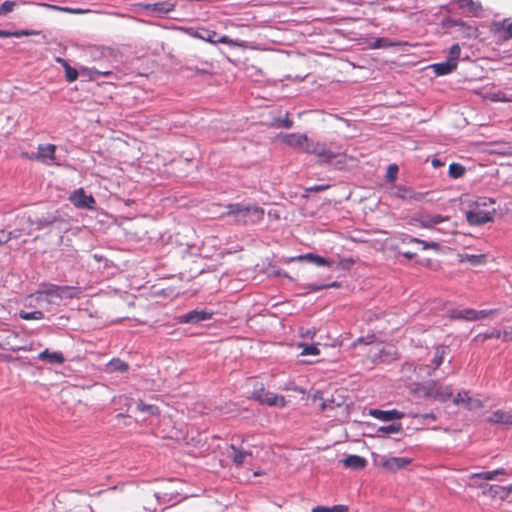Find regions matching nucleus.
Wrapping results in <instances>:
<instances>
[{
    "mask_svg": "<svg viewBox=\"0 0 512 512\" xmlns=\"http://www.w3.org/2000/svg\"><path fill=\"white\" fill-rule=\"evenodd\" d=\"M291 125H292V122L289 121V120L284 122V126L287 127V128H289Z\"/></svg>",
    "mask_w": 512,
    "mask_h": 512,
    "instance_id": "obj_59",
    "label": "nucleus"
},
{
    "mask_svg": "<svg viewBox=\"0 0 512 512\" xmlns=\"http://www.w3.org/2000/svg\"><path fill=\"white\" fill-rule=\"evenodd\" d=\"M299 334L302 338L313 339L316 335V330L314 328H300Z\"/></svg>",
    "mask_w": 512,
    "mask_h": 512,
    "instance_id": "obj_43",
    "label": "nucleus"
},
{
    "mask_svg": "<svg viewBox=\"0 0 512 512\" xmlns=\"http://www.w3.org/2000/svg\"><path fill=\"white\" fill-rule=\"evenodd\" d=\"M492 32H512V18L503 21L494 22L491 27Z\"/></svg>",
    "mask_w": 512,
    "mask_h": 512,
    "instance_id": "obj_29",
    "label": "nucleus"
},
{
    "mask_svg": "<svg viewBox=\"0 0 512 512\" xmlns=\"http://www.w3.org/2000/svg\"><path fill=\"white\" fill-rule=\"evenodd\" d=\"M340 284L338 282H332L330 284H322V285H315V284H309L306 289L309 291V292H316V291H319V290H322V289H325V288H329V287H339Z\"/></svg>",
    "mask_w": 512,
    "mask_h": 512,
    "instance_id": "obj_39",
    "label": "nucleus"
},
{
    "mask_svg": "<svg viewBox=\"0 0 512 512\" xmlns=\"http://www.w3.org/2000/svg\"><path fill=\"white\" fill-rule=\"evenodd\" d=\"M455 228H456V224H452V227L450 229H447L446 230V233H453L455 231ZM437 231L439 232H445L444 229L442 228H438Z\"/></svg>",
    "mask_w": 512,
    "mask_h": 512,
    "instance_id": "obj_54",
    "label": "nucleus"
},
{
    "mask_svg": "<svg viewBox=\"0 0 512 512\" xmlns=\"http://www.w3.org/2000/svg\"><path fill=\"white\" fill-rule=\"evenodd\" d=\"M38 359L41 361H46L51 364H62L65 361V357L61 352L58 351H50L45 349L38 355Z\"/></svg>",
    "mask_w": 512,
    "mask_h": 512,
    "instance_id": "obj_20",
    "label": "nucleus"
},
{
    "mask_svg": "<svg viewBox=\"0 0 512 512\" xmlns=\"http://www.w3.org/2000/svg\"><path fill=\"white\" fill-rule=\"evenodd\" d=\"M408 464H410V459L403 458V457H389V458L385 459L382 463L384 468L391 470V471H395V470L404 468Z\"/></svg>",
    "mask_w": 512,
    "mask_h": 512,
    "instance_id": "obj_21",
    "label": "nucleus"
},
{
    "mask_svg": "<svg viewBox=\"0 0 512 512\" xmlns=\"http://www.w3.org/2000/svg\"><path fill=\"white\" fill-rule=\"evenodd\" d=\"M503 340L504 341H512V325L504 328Z\"/></svg>",
    "mask_w": 512,
    "mask_h": 512,
    "instance_id": "obj_49",
    "label": "nucleus"
},
{
    "mask_svg": "<svg viewBox=\"0 0 512 512\" xmlns=\"http://www.w3.org/2000/svg\"><path fill=\"white\" fill-rule=\"evenodd\" d=\"M460 9L472 16H479L482 12V5L478 0H454Z\"/></svg>",
    "mask_w": 512,
    "mask_h": 512,
    "instance_id": "obj_17",
    "label": "nucleus"
},
{
    "mask_svg": "<svg viewBox=\"0 0 512 512\" xmlns=\"http://www.w3.org/2000/svg\"><path fill=\"white\" fill-rule=\"evenodd\" d=\"M431 68L433 69L434 73L437 76H443V75L450 74L457 67L454 62H449L448 60H446L445 62L432 64Z\"/></svg>",
    "mask_w": 512,
    "mask_h": 512,
    "instance_id": "obj_24",
    "label": "nucleus"
},
{
    "mask_svg": "<svg viewBox=\"0 0 512 512\" xmlns=\"http://www.w3.org/2000/svg\"><path fill=\"white\" fill-rule=\"evenodd\" d=\"M195 37H198L206 42L211 44H236L231 39H229L226 35L222 34H207V37L202 36V34H193Z\"/></svg>",
    "mask_w": 512,
    "mask_h": 512,
    "instance_id": "obj_25",
    "label": "nucleus"
},
{
    "mask_svg": "<svg viewBox=\"0 0 512 512\" xmlns=\"http://www.w3.org/2000/svg\"><path fill=\"white\" fill-rule=\"evenodd\" d=\"M459 262H468L473 266H479L486 263V254H468L462 253L458 255Z\"/></svg>",
    "mask_w": 512,
    "mask_h": 512,
    "instance_id": "obj_23",
    "label": "nucleus"
},
{
    "mask_svg": "<svg viewBox=\"0 0 512 512\" xmlns=\"http://www.w3.org/2000/svg\"><path fill=\"white\" fill-rule=\"evenodd\" d=\"M296 260L311 262L317 266H331L333 263L332 260H330L328 258H324V257L314 254V253H307V254L300 255L296 258Z\"/></svg>",
    "mask_w": 512,
    "mask_h": 512,
    "instance_id": "obj_19",
    "label": "nucleus"
},
{
    "mask_svg": "<svg viewBox=\"0 0 512 512\" xmlns=\"http://www.w3.org/2000/svg\"><path fill=\"white\" fill-rule=\"evenodd\" d=\"M15 6L16 3L14 1H5L0 5V15L12 12Z\"/></svg>",
    "mask_w": 512,
    "mask_h": 512,
    "instance_id": "obj_40",
    "label": "nucleus"
},
{
    "mask_svg": "<svg viewBox=\"0 0 512 512\" xmlns=\"http://www.w3.org/2000/svg\"><path fill=\"white\" fill-rule=\"evenodd\" d=\"M312 512H332L330 507L326 506H316L312 509Z\"/></svg>",
    "mask_w": 512,
    "mask_h": 512,
    "instance_id": "obj_53",
    "label": "nucleus"
},
{
    "mask_svg": "<svg viewBox=\"0 0 512 512\" xmlns=\"http://www.w3.org/2000/svg\"><path fill=\"white\" fill-rule=\"evenodd\" d=\"M283 142L305 152V147L309 145L310 140L305 134L290 133L283 136Z\"/></svg>",
    "mask_w": 512,
    "mask_h": 512,
    "instance_id": "obj_13",
    "label": "nucleus"
},
{
    "mask_svg": "<svg viewBox=\"0 0 512 512\" xmlns=\"http://www.w3.org/2000/svg\"><path fill=\"white\" fill-rule=\"evenodd\" d=\"M408 416L413 417V418L430 419L433 421H435L437 419V417L434 413H426V414L418 415V414L410 412L408 414Z\"/></svg>",
    "mask_w": 512,
    "mask_h": 512,
    "instance_id": "obj_48",
    "label": "nucleus"
},
{
    "mask_svg": "<svg viewBox=\"0 0 512 512\" xmlns=\"http://www.w3.org/2000/svg\"><path fill=\"white\" fill-rule=\"evenodd\" d=\"M19 316L24 320H41L44 318V314L41 311L25 312L20 311Z\"/></svg>",
    "mask_w": 512,
    "mask_h": 512,
    "instance_id": "obj_38",
    "label": "nucleus"
},
{
    "mask_svg": "<svg viewBox=\"0 0 512 512\" xmlns=\"http://www.w3.org/2000/svg\"><path fill=\"white\" fill-rule=\"evenodd\" d=\"M460 53H461V48H460L459 44L452 45L449 50V56H448L447 60L449 62H454L457 66L458 61L460 59Z\"/></svg>",
    "mask_w": 512,
    "mask_h": 512,
    "instance_id": "obj_37",
    "label": "nucleus"
},
{
    "mask_svg": "<svg viewBox=\"0 0 512 512\" xmlns=\"http://www.w3.org/2000/svg\"><path fill=\"white\" fill-rule=\"evenodd\" d=\"M18 235L14 232L0 231V245L7 243L11 238L17 237Z\"/></svg>",
    "mask_w": 512,
    "mask_h": 512,
    "instance_id": "obj_44",
    "label": "nucleus"
},
{
    "mask_svg": "<svg viewBox=\"0 0 512 512\" xmlns=\"http://www.w3.org/2000/svg\"><path fill=\"white\" fill-rule=\"evenodd\" d=\"M153 10L159 14H167L174 9V4L168 1L158 2L152 5Z\"/></svg>",
    "mask_w": 512,
    "mask_h": 512,
    "instance_id": "obj_35",
    "label": "nucleus"
},
{
    "mask_svg": "<svg viewBox=\"0 0 512 512\" xmlns=\"http://www.w3.org/2000/svg\"><path fill=\"white\" fill-rule=\"evenodd\" d=\"M498 490L506 491L507 493H512V484L507 487H500V486H491L490 487V491H494L495 493H497Z\"/></svg>",
    "mask_w": 512,
    "mask_h": 512,
    "instance_id": "obj_50",
    "label": "nucleus"
},
{
    "mask_svg": "<svg viewBox=\"0 0 512 512\" xmlns=\"http://www.w3.org/2000/svg\"><path fill=\"white\" fill-rule=\"evenodd\" d=\"M448 348L445 346H438L435 349V354L432 360L434 368L431 369L429 366L419 365L415 368V371L419 376H430L433 371L437 369L443 362L444 355L446 354Z\"/></svg>",
    "mask_w": 512,
    "mask_h": 512,
    "instance_id": "obj_10",
    "label": "nucleus"
},
{
    "mask_svg": "<svg viewBox=\"0 0 512 512\" xmlns=\"http://www.w3.org/2000/svg\"><path fill=\"white\" fill-rule=\"evenodd\" d=\"M456 405H464L469 410H476L482 407V402L468 395V392H459L453 400Z\"/></svg>",
    "mask_w": 512,
    "mask_h": 512,
    "instance_id": "obj_15",
    "label": "nucleus"
},
{
    "mask_svg": "<svg viewBox=\"0 0 512 512\" xmlns=\"http://www.w3.org/2000/svg\"><path fill=\"white\" fill-rule=\"evenodd\" d=\"M487 421L493 424L510 426L512 425V415L508 412L497 410L488 417Z\"/></svg>",
    "mask_w": 512,
    "mask_h": 512,
    "instance_id": "obj_18",
    "label": "nucleus"
},
{
    "mask_svg": "<svg viewBox=\"0 0 512 512\" xmlns=\"http://www.w3.org/2000/svg\"><path fill=\"white\" fill-rule=\"evenodd\" d=\"M26 222H27V223H29V225H30V226H31V225H33V222H32V220L30 219V217H28V218L26 219Z\"/></svg>",
    "mask_w": 512,
    "mask_h": 512,
    "instance_id": "obj_61",
    "label": "nucleus"
},
{
    "mask_svg": "<svg viewBox=\"0 0 512 512\" xmlns=\"http://www.w3.org/2000/svg\"><path fill=\"white\" fill-rule=\"evenodd\" d=\"M56 146L54 144H41L38 146L36 154L31 156V159L40 161L46 165H60V161L57 159Z\"/></svg>",
    "mask_w": 512,
    "mask_h": 512,
    "instance_id": "obj_8",
    "label": "nucleus"
},
{
    "mask_svg": "<svg viewBox=\"0 0 512 512\" xmlns=\"http://www.w3.org/2000/svg\"><path fill=\"white\" fill-rule=\"evenodd\" d=\"M493 198L479 197L468 205L466 220L470 225L479 226L492 222L496 213Z\"/></svg>",
    "mask_w": 512,
    "mask_h": 512,
    "instance_id": "obj_1",
    "label": "nucleus"
},
{
    "mask_svg": "<svg viewBox=\"0 0 512 512\" xmlns=\"http://www.w3.org/2000/svg\"><path fill=\"white\" fill-rule=\"evenodd\" d=\"M60 289L63 291L59 293V300L79 298L82 293L80 288L72 286H60Z\"/></svg>",
    "mask_w": 512,
    "mask_h": 512,
    "instance_id": "obj_28",
    "label": "nucleus"
},
{
    "mask_svg": "<svg viewBox=\"0 0 512 512\" xmlns=\"http://www.w3.org/2000/svg\"><path fill=\"white\" fill-rule=\"evenodd\" d=\"M230 448L233 451L232 460L236 466H241L244 463L245 458L247 456H251L250 452L239 450L234 444H232Z\"/></svg>",
    "mask_w": 512,
    "mask_h": 512,
    "instance_id": "obj_30",
    "label": "nucleus"
},
{
    "mask_svg": "<svg viewBox=\"0 0 512 512\" xmlns=\"http://www.w3.org/2000/svg\"><path fill=\"white\" fill-rule=\"evenodd\" d=\"M298 347L302 349L301 355L316 356V355H319V353H320V350L318 349L317 344L309 345V344L300 343V344H298Z\"/></svg>",
    "mask_w": 512,
    "mask_h": 512,
    "instance_id": "obj_36",
    "label": "nucleus"
},
{
    "mask_svg": "<svg viewBox=\"0 0 512 512\" xmlns=\"http://www.w3.org/2000/svg\"><path fill=\"white\" fill-rule=\"evenodd\" d=\"M392 196L403 200H420L424 194L416 193L411 188L406 186H395L392 190Z\"/></svg>",
    "mask_w": 512,
    "mask_h": 512,
    "instance_id": "obj_16",
    "label": "nucleus"
},
{
    "mask_svg": "<svg viewBox=\"0 0 512 512\" xmlns=\"http://www.w3.org/2000/svg\"><path fill=\"white\" fill-rule=\"evenodd\" d=\"M69 200L71 203L79 209H94L95 199L92 195L86 194L83 188L75 190L70 196Z\"/></svg>",
    "mask_w": 512,
    "mask_h": 512,
    "instance_id": "obj_9",
    "label": "nucleus"
},
{
    "mask_svg": "<svg viewBox=\"0 0 512 512\" xmlns=\"http://www.w3.org/2000/svg\"><path fill=\"white\" fill-rule=\"evenodd\" d=\"M369 415L384 422L402 419L405 416L403 412H400L396 409L387 411L380 409H370Z\"/></svg>",
    "mask_w": 512,
    "mask_h": 512,
    "instance_id": "obj_14",
    "label": "nucleus"
},
{
    "mask_svg": "<svg viewBox=\"0 0 512 512\" xmlns=\"http://www.w3.org/2000/svg\"><path fill=\"white\" fill-rule=\"evenodd\" d=\"M326 407H327V404L324 402V403L322 404V409H325Z\"/></svg>",
    "mask_w": 512,
    "mask_h": 512,
    "instance_id": "obj_63",
    "label": "nucleus"
},
{
    "mask_svg": "<svg viewBox=\"0 0 512 512\" xmlns=\"http://www.w3.org/2000/svg\"><path fill=\"white\" fill-rule=\"evenodd\" d=\"M221 216H233L237 223L255 224L263 219L264 209L252 204L233 203L226 206V211Z\"/></svg>",
    "mask_w": 512,
    "mask_h": 512,
    "instance_id": "obj_2",
    "label": "nucleus"
},
{
    "mask_svg": "<svg viewBox=\"0 0 512 512\" xmlns=\"http://www.w3.org/2000/svg\"><path fill=\"white\" fill-rule=\"evenodd\" d=\"M1 346L4 348V349H8V350H11V351H19L22 349V347L20 346H10L8 342L6 343H3L1 344Z\"/></svg>",
    "mask_w": 512,
    "mask_h": 512,
    "instance_id": "obj_52",
    "label": "nucleus"
},
{
    "mask_svg": "<svg viewBox=\"0 0 512 512\" xmlns=\"http://www.w3.org/2000/svg\"><path fill=\"white\" fill-rule=\"evenodd\" d=\"M476 315V310L471 308L462 310L455 309L450 312V318L453 320L476 321Z\"/></svg>",
    "mask_w": 512,
    "mask_h": 512,
    "instance_id": "obj_22",
    "label": "nucleus"
},
{
    "mask_svg": "<svg viewBox=\"0 0 512 512\" xmlns=\"http://www.w3.org/2000/svg\"><path fill=\"white\" fill-rule=\"evenodd\" d=\"M443 222H450V216L430 214L427 212H419L415 214L410 221L412 225L426 229H435L437 225Z\"/></svg>",
    "mask_w": 512,
    "mask_h": 512,
    "instance_id": "obj_4",
    "label": "nucleus"
},
{
    "mask_svg": "<svg viewBox=\"0 0 512 512\" xmlns=\"http://www.w3.org/2000/svg\"><path fill=\"white\" fill-rule=\"evenodd\" d=\"M63 291V289H60L59 285L54 284H43L40 286V289L37 290L35 293L31 294L29 297L34 298L36 302H40L42 298H45L47 301V305L50 304H56L58 305L59 300V293Z\"/></svg>",
    "mask_w": 512,
    "mask_h": 512,
    "instance_id": "obj_5",
    "label": "nucleus"
},
{
    "mask_svg": "<svg viewBox=\"0 0 512 512\" xmlns=\"http://www.w3.org/2000/svg\"><path fill=\"white\" fill-rule=\"evenodd\" d=\"M332 512H348V507L345 505H334L330 507Z\"/></svg>",
    "mask_w": 512,
    "mask_h": 512,
    "instance_id": "obj_51",
    "label": "nucleus"
},
{
    "mask_svg": "<svg viewBox=\"0 0 512 512\" xmlns=\"http://www.w3.org/2000/svg\"><path fill=\"white\" fill-rule=\"evenodd\" d=\"M65 69V77L68 82H74L79 74L89 77L90 79H96V76H110L112 74L111 71H100L95 68L88 67H80L79 71L75 68H72L69 64L64 67Z\"/></svg>",
    "mask_w": 512,
    "mask_h": 512,
    "instance_id": "obj_6",
    "label": "nucleus"
},
{
    "mask_svg": "<svg viewBox=\"0 0 512 512\" xmlns=\"http://www.w3.org/2000/svg\"><path fill=\"white\" fill-rule=\"evenodd\" d=\"M343 464L345 467L359 470L363 469L366 465V460L358 455H349L343 460Z\"/></svg>",
    "mask_w": 512,
    "mask_h": 512,
    "instance_id": "obj_26",
    "label": "nucleus"
},
{
    "mask_svg": "<svg viewBox=\"0 0 512 512\" xmlns=\"http://www.w3.org/2000/svg\"><path fill=\"white\" fill-rule=\"evenodd\" d=\"M491 338L503 339V330L494 329L491 332L485 333L483 335V339H491Z\"/></svg>",
    "mask_w": 512,
    "mask_h": 512,
    "instance_id": "obj_45",
    "label": "nucleus"
},
{
    "mask_svg": "<svg viewBox=\"0 0 512 512\" xmlns=\"http://www.w3.org/2000/svg\"><path fill=\"white\" fill-rule=\"evenodd\" d=\"M39 305H42L43 303L47 304V301L45 300V298H42V300L40 302H37Z\"/></svg>",
    "mask_w": 512,
    "mask_h": 512,
    "instance_id": "obj_60",
    "label": "nucleus"
},
{
    "mask_svg": "<svg viewBox=\"0 0 512 512\" xmlns=\"http://www.w3.org/2000/svg\"><path fill=\"white\" fill-rule=\"evenodd\" d=\"M410 242H416V243L422 244L424 250H427V249L435 250L438 248V244L436 242H426V241L420 240L418 238L411 237Z\"/></svg>",
    "mask_w": 512,
    "mask_h": 512,
    "instance_id": "obj_42",
    "label": "nucleus"
},
{
    "mask_svg": "<svg viewBox=\"0 0 512 512\" xmlns=\"http://www.w3.org/2000/svg\"><path fill=\"white\" fill-rule=\"evenodd\" d=\"M136 408L139 412H141L147 416H154L159 413V409L157 406H155L153 404L144 403L141 400L138 401Z\"/></svg>",
    "mask_w": 512,
    "mask_h": 512,
    "instance_id": "obj_31",
    "label": "nucleus"
},
{
    "mask_svg": "<svg viewBox=\"0 0 512 512\" xmlns=\"http://www.w3.org/2000/svg\"><path fill=\"white\" fill-rule=\"evenodd\" d=\"M455 26H459V30H462V24L455 23Z\"/></svg>",
    "mask_w": 512,
    "mask_h": 512,
    "instance_id": "obj_62",
    "label": "nucleus"
},
{
    "mask_svg": "<svg viewBox=\"0 0 512 512\" xmlns=\"http://www.w3.org/2000/svg\"><path fill=\"white\" fill-rule=\"evenodd\" d=\"M392 45H394V43H392L388 39L381 38V39L376 40V42L373 45V47L374 48H386V47H389V46H392Z\"/></svg>",
    "mask_w": 512,
    "mask_h": 512,
    "instance_id": "obj_46",
    "label": "nucleus"
},
{
    "mask_svg": "<svg viewBox=\"0 0 512 512\" xmlns=\"http://www.w3.org/2000/svg\"><path fill=\"white\" fill-rule=\"evenodd\" d=\"M432 165L435 168L441 167V166H443V162L441 160H439V159H433L432 160Z\"/></svg>",
    "mask_w": 512,
    "mask_h": 512,
    "instance_id": "obj_56",
    "label": "nucleus"
},
{
    "mask_svg": "<svg viewBox=\"0 0 512 512\" xmlns=\"http://www.w3.org/2000/svg\"><path fill=\"white\" fill-rule=\"evenodd\" d=\"M56 62H58L59 64H61V65L63 66V68H64V67H66V66L68 65V62H67L65 59L60 58V57H57V58H56Z\"/></svg>",
    "mask_w": 512,
    "mask_h": 512,
    "instance_id": "obj_57",
    "label": "nucleus"
},
{
    "mask_svg": "<svg viewBox=\"0 0 512 512\" xmlns=\"http://www.w3.org/2000/svg\"><path fill=\"white\" fill-rule=\"evenodd\" d=\"M11 34H8V33H5V34H0V36H10Z\"/></svg>",
    "mask_w": 512,
    "mask_h": 512,
    "instance_id": "obj_64",
    "label": "nucleus"
},
{
    "mask_svg": "<svg viewBox=\"0 0 512 512\" xmlns=\"http://www.w3.org/2000/svg\"><path fill=\"white\" fill-rule=\"evenodd\" d=\"M410 390L419 397L432 398L439 402H445L453 395L451 385H442L437 381L414 383Z\"/></svg>",
    "mask_w": 512,
    "mask_h": 512,
    "instance_id": "obj_3",
    "label": "nucleus"
},
{
    "mask_svg": "<svg viewBox=\"0 0 512 512\" xmlns=\"http://www.w3.org/2000/svg\"><path fill=\"white\" fill-rule=\"evenodd\" d=\"M402 430L401 423H392L387 426H381L377 429L378 434H396Z\"/></svg>",
    "mask_w": 512,
    "mask_h": 512,
    "instance_id": "obj_34",
    "label": "nucleus"
},
{
    "mask_svg": "<svg viewBox=\"0 0 512 512\" xmlns=\"http://www.w3.org/2000/svg\"><path fill=\"white\" fill-rule=\"evenodd\" d=\"M403 256L408 259H412L415 256V253L407 251V252H403Z\"/></svg>",
    "mask_w": 512,
    "mask_h": 512,
    "instance_id": "obj_58",
    "label": "nucleus"
},
{
    "mask_svg": "<svg viewBox=\"0 0 512 512\" xmlns=\"http://www.w3.org/2000/svg\"><path fill=\"white\" fill-rule=\"evenodd\" d=\"M213 313L206 310H192L186 314H183L178 317V322L180 323H199L201 321L211 319Z\"/></svg>",
    "mask_w": 512,
    "mask_h": 512,
    "instance_id": "obj_12",
    "label": "nucleus"
},
{
    "mask_svg": "<svg viewBox=\"0 0 512 512\" xmlns=\"http://www.w3.org/2000/svg\"><path fill=\"white\" fill-rule=\"evenodd\" d=\"M128 364L120 359H112L106 366V370L108 372H114V371H120L124 372L127 371Z\"/></svg>",
    "mask_w": 512,
    "mask_h": 512,
    "instance_id": "obj_32",
    "label": "nucleus"
},
{
    "mask_svg": "<svg viewBox=\"0 0 512 512\" xmlns=\"http://www.w3.org/2000/svg\"><path fill=\"white\" fill-rule=\"evenodd\" d=\"M305 152L316 155L320 161L326 163H329L335 157V154L325 144L319 142L310 141L309 145L305 147Z\"/></svg>",
    "mask_w": 512,
    "mask_h": 512,
    "instance_id": "obj_11",
    "label": "nucleus"
},
{
    "mask_svg": "<svg viewBox=\"0 0 512 512\" xmlns=\"http://www.w3.org/2000/svg\"><path fill=\"white\" fill-rule=\"evenodd\" d=\"M253 397L262 404L283 408L286 406V400L282 395H277L264 388L256 389L253 392Z\"/></svg>",
    "mask_w": 512,
    "mask_h": 512,
    "instance_id": "obj_7",
    "label": "nucleus"
},
{
    "mask_svg": "<svg viewBox=\"0 0 512 512\" xmlns=\"http://www.w3.org/2000/svg\"><path fill=\"white\" fill-rule=\"evenodd\" d=\"M54 8L55 9H59V10H63V11L73 12V13H82L83 12L80 9L70 10V9H67V8H61V7H56V6Z\"/></svg>",
    "mask_w": 512,
    "mask_h": 512,
    "instance_id": "obj_55",
    "label": "nucleus"
},
{
    "mask_svg": "<svg viewBox=\"0 0 512 512\" xmlns=\"http://www.w3.org/2000/svg\"><path fill=\"white\" fill-rule=\"evenodd\" d=\"M509 474L510 473L506 469L499 468V469H496L493 471H484V472L474 473L471 475V478H480V479L490 481V480L496 479L500 475H509Z\"/></svg>",
    "mask_w": 512,
    "mask_h": 512,
    "instance_id": "obj_27",
    "label": "nucleus"
},
{
    "mask_svg": "<svg viewBox=\"0 0 512 512\" xmlns=\"http://www.w3.org/2000/svg\"><path fill=\"white\" fill-rule=\"evenodd\" d=\"M495 313H496V310H480V311L476 310V314H477L476 320L490 317V316L494 315Z\"/></svg>",
    "mask_w": 512,
    "mask_h": 512,
    "instance_id": "obj_47",
    "label": "nucleus"
},
{
    "mask_svg": "<svg viewBox=\"0 0 512 512\" xmlns=\"http://www.w3.org/2000/svg\"><path fill=\"white\" fill-rule=\"evenodd\" d=\"M465 167L459 163H452L449 165L448 174L453 179H458L465 174Z\"/></svg>",
    "mask_w": 512,
    "mask_h": 512,
    "instance_id": "obj_33",
    "label": "nucleus"
},
{
    "mask_svg": "<svg viewBox=\"0 0 512 512\" xmlns=\"http://www.w3.org/2000/svg\"><path fill=\"white\" fill-rule=\"evenodd\" d=\"M398 166L396 164H390L387 168L386 178L388 181H394L397 177Z\"/></svg>",
    "mask_w": 512,
    "mask_h": 512,
    "instance_id": "obj_41",
    "label": "nucleus"
}]
</instances>
